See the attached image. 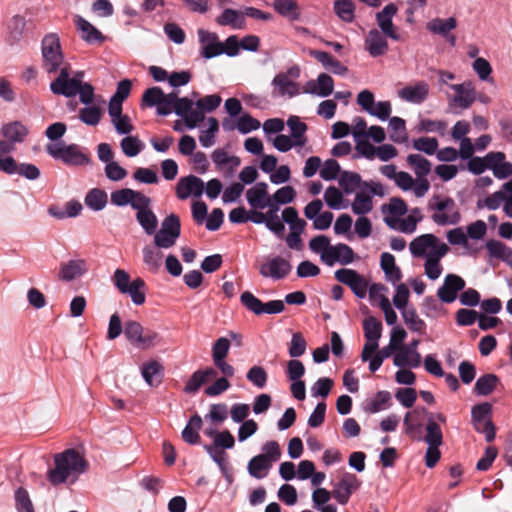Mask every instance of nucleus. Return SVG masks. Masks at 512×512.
I'll use <instances>...</instances> for the list:
<instances>
[{
	"instance_id": "obj_1",
	"label": "nucleus",
	"mask_w": 512,
	"mask_h": 512,
	"mask_svg": "<svg viewBox=\"0 0 512 512\" xmlns=\"http://www.w3.org/2000/svg\"><path fill=\"white\" fill-rule=\"evenodd\" d=\"M54 467L48 469L47 480L53 486L66 483L70 479L76 481L80 474L84 473L87 462L84 457L75 449H66L53 456Z\"/></svg>"
},
{
	"instance_id": "obj_2",
	"label": "nucleus",
	"mask_w": 512,
	"mask_h": 512,
	"mask_svg": "<svg viewBox=\"0 0 512 512\" xmlns=\"http://www.w3.org/2000/svg\"><path fill=\"white\" fill-rule=\"evenodd\" d=\"M111 281L120 293L129 295L135 305L140 306L145 303L146 283L142 278L137 277L131 280L127 271L118 268L114 271Z\"/></svg>"
},
{
	"instance_id": "obj_3",
	"label": "nucleus",
	"mask_w": 512,
	"mask_h": 512,
	"mask_svg": "<svg viewBox=\"0 0 512 512\" xmlns=\"http://www.w3.org/2000/svg\"><path fill=\"white\" fill-rule=\"evenodd\" d=\"M124 336L132 346L141 350L151 349L162 341V337L157 331L145 328L135 320L125 322Z\"/></svg>"
},
{
	"instance_id": "obj_4",
	"label": "nucleus",
	"mask_w": 512,
	"mask_h": 512,
	"mask_svg": "<svg viewBox=\"0 0 512 512\" xmlns=\"http://www.w3.org/2000/svg\"><path fill=\"white\" fill-rule=\"evenodd\" d=\"M42 67L48 73H56L65 64V57L62 51L60 38L56 33H49L44 36L41 42Z\"/></svg>"
},
{
	"instance_id": "obj_5",
	"label": "nucleus",
	"mask_w": 512,
	"mask_h": 512,
	"mask_svg": "<svg viewBox=\"0 0 512 512\" xmlns=\"http://www.w3.org/2000/svg\"><path fill=\"white\" fill-rule=\"evenodd\" d=\"M46 150L50 156L60 159L67 165L81 166L90 163V158L81 151L77 144L53 143L48 144Z\"/></svg>"
},
{
	"instance_id": "obj_6",
	"label": "nucleus",
	"mask_w": 512,
	"mask_h": 512,
	"mask_svg": "<svg viewBox=\"0 0 512 512\" xmlns=\"http://www.w3.org/2000/svg\"><path fill=\"white\" fill-rule=\"evenodd\" d=\"M406 160L417 176L414 194L416 197H423L430 189V182L426 177L431 172V162L420 154H409Z\"/></svg>"
},
{
	"instance_id": "obj_7",
	"label": "nucleus",
	"mask_w": 512,
	"mask_h": 512,
	"mask_svg": "<svg viewBox=\"0 0 512 512\" xmlns=\"http://www.w3.org/2000/svg\"><path fill=\"white\" fill-rule=\"evenodd\" d=\"M492 405L488 402L480 403L472 407L471 418L475 430L485 435L487 442L495 439V426L490 420Z\"/></svg>"
},
{
	"instance_id": "obj_8",
	"label": "nucleus",
	"mask_w": 512,
	"mask_h": 512,
	"mask_svg": "<svg viewBox=\"0 0 512 512\" xmlns=\"http://www.w3.org/2000/svg\"><path fill=\"white\" fill-rule=\"evenodd\" d=\"M240 302L248 311L255 315L279 314L285 310L282 300H271L263 303L250 291H245L241 294Z\"/></svg>"
},
{
	"instance_id": "obj_9",
	"label": "nucleus",
	"mask_w": 512,
	"mask_h": 512,
	"mask_svg": "<svg viewBox=\"0 0 512 512\" xmlns=\"http://www.w3.org/2000/svg\"><path fill=\"white\" fill-rule=\"evenodd\" d=\"M334 277L338 282L348 286L357 298L363 299L366 297L369 282L356 270L341 268L335 271Z\"/></svg>"
},
{
	"instance_id": "obj_10",
	"label": "nucleus",
	"mask_w": 512,
	"mask_h": 512,
	"mask_svg": "<svg viewBox=\"0 0 512 512\" xmlns=\"http://www.w3.org/2000/svg\"><path fill=\"white\" fill-rule=\"evenodd\" d=\"M56 79L50 83V90L55 95L74 97L77 95L79 78L70 77V65L65 64Z\"/></svg>"
},
{
	"instance_id": "obj_11",
	"label": "nucleus",
	"mask_w": 512,
	"mask_h": 512,
	"mask_svg": "<svg viewBox=\"0 0 512 512\" xmlns=\"http://www.w3.org/2000/svg\"><path fill=\"white\" fill-rule=\"evenodd\" d=\"M443 244L445 243L441 242L435 235L423 234L410 242L409 249L413 257L428 258V255H432Z\"/></svg>"
},
{
	"instance_id": "obj_12",
	"label": "nucleus",
	"mask_w": 512,
	"mask_h": 512,
	"mask_svg": "<svg viewBox=\"0 0 512 512\" xmlns=\"http://www.w3.org/2000/svg\"><path fill=\"white\" fill-rule=\"evenodd\" d=\"M455 206V202L452 198L446 197L438 200L435 203L430 202L429 207L437 212L432 215V220L438 225L457 224L460 221V214L458 211L452 213L444 212L450 210Z\"/></svg>"
},
{
	"instance_id": "obj_13",
	"label": "nucleus",
	"mask_w": 512,
	"mask_h": 512,
	"mask_svg": "<svg viewBox=\"0 0 512 512\" xmlns=\"http://www.w3.org/2000/svg\"><path fill=\"white\" fill-rule=\"evenodd\" d=\"M356 258L357 255L349 245L338 243L332 245L322 256V262L327 266H333L335 263L346 266L353 263Z\"/></svg>"
},
{
	"instance_id": "obj_14",
	"label": "nucleus",
	"mask_w": 512,
	"mask_h": 512,
	"mask_svg": "<svg viewBox=\"0 0 512 512\" xmlns=\"http://www.w3.org/2000/svg\"><path fill=\"white\" fill-rule=\"evenodd\" d=\"M292 270L290 262L280 256H275L263 263L259 267V273L264 278L273 280L283 279L288 276Z\"/></svg>"
},
{
	"instance_id": "obj_15",
	"label": "nucleus",
	"mask_w": 512,
	"mask_h": 512,
	"mask_svg": "<svg viewBox=\"0 0 512 512\" xmlns=\"http://www.w3.org/2000/svg\"><path fill=\"white\" fill-rule=\"evenodd\" d=\"M358 487L359 481L356 475L345 473L339 481L333 484L332 496L339 504L345 505Z\"/></svg>"
},
{
	"instance_id": "obj_16",
	"label": "nucleus",
	"mask_w": 512,
	"mask_h": 512,
	"mask_svg": "<svg viewBox=\"0 0 512 512\" xmlns=\"http://www.w3.org/2000/svg\"><path fill=\"white\" fill-rule=\"evenodd\" d=\"M465 281L456 274H447L442 286L437 290V296L443 303H452L457 299L458 293L465 288Z\"/></svg>"
},
{
	"instance_id": "obj_17",
	"label": "nucleus",
	"mask_w": 512,
	"mask_h": 512,
	"mask_svg": "<svg viewBox=\"0 0 512 512\" xmlns=\"http://www.w3.org/2000/svg\"><path fill=\"white\" fill-rule=\"evenodd\" d=\"M447 417L443 413L429 414L425 426L423 441L427 445H442L443 433L440 424H446Z\"/></svg>"
},
{
	"instance_id": "obj_18",
	"label": "nucleus",
	"mask_w": 512,
	"mask_h": 512,
	"mask_svg": "<svg viewBox=\"0 0 512 512\" xmlns=\"http://www.w3.org/2000/svg\"><path fill=\"white\" fill-rule=\"evenodd\" d=\"M145 198V194L131 188L118 189L110 194L111 204L117 207L130 205L134 210L142 206V200Z\"/></svg>"
},
{
	"instance_id": "obj_19",
	"label": "nucleus",
	"mask_w": 512,
	"mask_h": 512,
	"mask_svg": "<svg viewBox=\"0 0 512 512\" xmlns=\"http://www.w3.org/2000/svg\"><path fill=\"white\" fill-rule=\"evenodd\" d=\"M151 202L150 197L146 196V198L142 200V206L135 209L136 220L147 235L155 234L158 227V218L150 208Z\"/></svg>"
},
{
	"instance_id": "obj_20",
	"label": "nucleus",
	"mask_w": 512,
	"mask_h": 512,
	"mask_svg": "<svg viewBox=\"0 0 512 512\" xmlns=\"http://www.w3.org/2000/svg\"><path fill=\"white\" fill-rule=\"evenodd\" d=\"M204 182L194 176L181 177L176 185V195L179 199L185 200L190 196L200 197L204 192Z\"/></svg>"
},
{
	"instance_id": "obj_21",
	"label": "nucleus",
	"mask_w": 512,
	"mask_h": 512,
	"mask_svg": "<svg viewBox=\"0 0 512 512\" xmlns=\"http://www.w3.org/2000/svg\"><path fill=\"white\" fill-rule=\"evenodd\" d=\"M397 11V6L393 3H390L376 14V21L381 30L380 32H383V34L395 41L400 39V36L392 22V18L397 13Z\"/></svg>"
},
{
	"instance_id": "obj_22",
	"label": "nucleus",
	"mask_w": 512,
	"mask_h": 512,
	"mask_svg": "<svg viewBox=\"0 0 512 512\" xmlns=\"http://www.w3.org/2000/svg\"><path fill=\"white\" fill-rule=\"evenodd\" d=\"M199 43L201 45V56L205 59H211L213 57L223 54V50L220 49V41L218 35L214 32H209L204 29L198 30Z\"/></svg>"
},
{
	"instance_id": "obj_23",
	"label": "nucleus",
	"mask_w": 512,
	"mask_h": 512,
	"mask_svg": "<svg viewBox=\"0 0 512 512\" xmlns=\"http://www.w3.org/2000/svg\"><path fill=\"white\" fill-rule=\"evenodd\" d=\"M386 38L383 32L375 28L371 29L365 38V50L374 58L385 55L389 49Z\"/></svg>"
},
{
	"instance_id": "obj_24",
	"label": "nucleus",
	"mask_w": 512,
	"mask_h": 512,
	"mask_svg": "<svg viewBox=\"0 0 512 512\" xmlns=\"http://www.w3.org/2000/svg\"><path fill=\"white\" fill-rule=\"evenodd\" d=\"M211 158L217 170L222 172L225 177H232L236 168L241 164L239 157L228 155L224 149L214 150Z\"/></svg>"
},
{
	"instance_id": "obj_25",
	"label": "nucleus",
	"mask_w": 512,
	"mask_h": 512,
	"mask_svg": "<svg viewBox=\"0 0 512 512\" xmlns=\"http://www.w3.org/2000/svg\"><path fill=\"white\" fill-rule=\"evenodd\" d=\"M248 204L253 209L263 210L271 204V196L268 194V185L265 182H258L246 192Z\"/></svg>"
},
{
	"instance_id": "obj_26",
	"label": "nucleus",
	"mask_w": 512,
	"mask_h": 512,
	"mask_svg": "<svg viewBox=\"0 0 512 512\" xmlns=\"http://www.w3.org/2000/svg\"><path fill=\"white\" fill-rule=\"evenodd\" d=\"M429 85L425 81H418L415 85H407L398 91V96L403 101L421 104L429 95Z\"/></svg>"
},
{
	"instance_id": "obj_27",
	"label": "nucleus",
	"mask_w": 512,
	"mask_h": 512,
	"mask_svg": "<svg viewBox=\"0 0 512 512\" xmlns=\"http://www.w3.org/2000/svg\"><path fill=\"white\" fill-rule=\"evenodd\" d=\"M88 270L87 261L85 259H71L61 263L59 270V278L69 282L84 275Z\"/></svg>"
},
{
	"instance_id": "obj_28",
	"label": "nucleus",
	"mask_w": 512,
	"mask_h": 512,
	"mask_svg": "<svg viewBox=\"0 0 512 512\" xmlns=\"http://www.w3.org/2000/svg\"><path fill=\"white\" fill-rule=\"evenodd\" d=\"M273 96L293 97L299 94V85L285 73H278L272 80Z\"/></svg>"
},
{
	"instance_id": "obj_29",
	"label": "nucleus",
	"mask_w": 512,
	"mask_h": 512,
	"mask_svg": "<svg viewBox=\"0 0 512 512\" xmlns=\"http://www.w3.org/2000/svg\"><path fill=\"white\" fill-rule=\"evenodd\" d=\"M74 24L85 42L94 44L102 43L105 40L104 35L83 17L76 15L74 17Z\"/></svg>"
},
{
	"instance_id": "obj_30",
	"label": "nucleus",
	"mask_w": 512,
	"mask_h": 512,
	"mask_svg": "<svg viewBox=\"0 0 512 512\" xmlns=\"http://www.w3.org/2000/svg\"><path fill=\"white\" fill-rule=\"evenodd\" d=\"M393 364L397 367L417 368L421 364L420 353L409 346H402L393 356Z\"/></svg>"
},
{
	"instance_id": "obj_31",
	"label": "nucleus",
	"mask_w": 512,
	"mask_h": 512,
	"mask_svg": "<svg viewBox=\"0 0 512 512\" xmlns=\"http://www.w3.org/2000/svg\"><path fill=\"white\" fill-rule=\"evenodd\" d=\"M448 250V246L443 244L437 251L432 255H428V258H426L424 270L429 279L436 280L442 274L443 268L440 264V260L447 254Z\"/></svg>"
},
{
	"instance_id": "obj_32",
	"label": "nucleus",
	"mask_w": 512,
	"mask_h": 512,
	"mask_svg": "<svg viewBox=\"0 0 512 512\" xmlns=\"http://www.w3.org/2000/svg\"><path fill=\"white\" fill-rule=\"evenodd\" d=\"M333 88L334 81L332 77L328 74L321 73L317 78V82H307L304 92L317 94L321 97H327L333 92Z\"/></svg>"
},
{
	"instance_id": "obj_33",
	"label": "nucleus",
	"mask_w": 512,
	"mask_h": 512,
	"mask_svg": "<svg viewBox=\"0 0 512 512\" xmlns=\"http://www.w3.org/2000/svg\"><path fill=\"white\" fill-rule=\"evenodd\" d=\"M310 55L320 62L326 70L337 74L345 75L348 68L344 66L339 60L334 58L331 54L320 50H311Z\"/></svg>"
},
{
	"instance_id": "obj_34",
	"label": "nucleus",
	"mask_w": 512,
	"mask_h": 512,
	"mask_svg": "<svg viewBox=\"0 0 512 512\" xmlns=\"http://www.w3.org/2000/svg\"><path fill=\"white\" fill-rule=\"evenodd\" d=\"M217 376V371L212 367H207L204 370L195 371L189 380L186 382L184 391L186 393H195L200 387L206 383L208 380L215 378Z\"/></svg>"
},
{
	"instance_id": "obj_35",
	"label": "nucleus",
	"mask_w": 512,
	"mask_h": 512,
	"mask_svg": "<svg viewBox=\"0 0 512 512\" xmlns=\"http://www.w3.org/2000/svg\"><path fill=\"white\" fill-rule=\"evenodd\" d=\"M203 425L202 418L195 414L193 415L182 431V439L184 442L190 445H196L200 442V434Z\"/></svg>"
},
{
	"instance_id": "obj_36",
	"label": "nucleus",
	"mask_w": 512,
	"mask_h": 512,
	"mask_svg": "<svg viewBox=\"0 0 512 512\" xmlns=\"http://www.w3.org/2000/svg\"><path fill=\"white\" fill-rule=\"evenodd\" d=\"M216 22L221 26H231L235 29H241L245 23L244 10L238 11L227 8L216 18Z\"/></svg>"
},
{
	"instance_id": "obj_37",
	"label": "nucleus",
	"mask_w": 512,
	"mask_h": 512,
	"mask_svg": "<svg viewBox=\"0 0 512 512\" xmlns=\"http://www.w3.org/2000/svg\"><path fill=\"white\" fill-rule=\"evenodd\" d=\"M271 467L272 463L265 459L264 456H260L258 454L250 459L247 465V470L251 477L255 479H263L268 475Z\"/></svg>"
},
{
	"instance_id": "obj_38",
	"label": "nucleus",
	"mask_w": 512,
	"mask_h": 512,
	"mask_svg": "<svg viewBox=\"0 0 512 512\" xmlns=\"http://www.w3.org/2000/svg\"><path fill=\"white\" fill-rule=\"evenodd\" d=\"M287 125L290 129L291 138L295 146H304L307 142L305 136L307 125L302 122L298 116H290L287 120Z\"/></svg>"
},
{
	"instance_id": "obj_39",
	"label": "nucleus",
	"mask_w": 512,
	"mask_h": 512,
	"mask_svg": "<svg viewBox=\"0 0 512 512\" xmlns=\"http://www.w3.org/2000/svg\"><path fill=\"white\" fill-rule=\"evenodd\" d=\"M1 132L4 138L13 141L15 144L23 142L28 135V129L19 121L3 125Z\"/></svg>"
},
{
	"instance_id": "obj_40",
	"label": "nucleus",
	"mask_w": 512,
	"mask_h": 512,
	"mask_svg": "<svg viewBox=\"0 0 512 512\" xmlns=\"http://www.w3.org/2000/svg\"><path fill=\"white\" fill-rule=\"evenodd\" d=\"M426 27L431 33L444 37L457 27V20L454 17L434 18L427 23Z\"/></svg>"
},
{
	"instance_id": "obj_41",
	"label": "nucleus",
	"mask_w": 512,
	"mask_h": 512,
	"mask_svg": "<svg viewBox=\"0 0 512 512\" xmlns=\"http://www.w3.org/2000/svg\"><path fill=\"white\" fill-rule=\"evenodd\" d=\"M266 213V227L273 232L276 236L282 237L284 234L285 226L278 216L279 207L273 203L267 206Z\"/></svg>"
},
{
	"instance_id": "obj_42",
	"label": "nucleus",
	"mask_w": 512,
	"mask_h": 512,
	"mask_svg": "<svg viewBox=\"0 0 512 512\" xmlns=\"http://www.w3.org/2000/svg\"><path fill=\"white\" fill-rule=\"evenodd\" d=\"M273 7L277 13L291 21L298 20L300 17L298 5L295 0H274Z\"/></svg>"
},
{
	"instance_id": "obj_43",
	"label": "nucleus",
	"mask_w": 512,
	"mask_h": 512,
	"mask_svg": "<svg viewBox=\"0 0 512 512\" xmlns=\"http://www.w3.org/2000/svg\"><path fill=\"white\" fill-rule=\"evenodd\" d=\"M389 137L395 143H403L408 139L404 119L394 116L389 119Z\"/></svg>"
},
{
	"instance_id": "obj_44",
	"label": "nucleus",
	"mask_w": 512,
	"mask_h": 512,
	"mask_svg": "<svg viewBox=\"0 0 512 512\" xmlns=\"http://www.w3.org/2000/svg\"><path fill=\"white\" fill-rule=\"evenodd\" d=\"M499 383V378L492 373L479 377L475 383L474 391L477 395H490Z\"/></svg>"
},
{
	"instance_id": "obj_45",
	"label": "nucleus",
	"mask_w": 512,
	"mask_h": 512,
	"mask_svg": "<svg viewBox=\"0 0 512 512\" xmlns=\"http://www.w3.org/2000/svg\"><path fill=\"white\" fill-rule=\"evenodd\" d=\"M333 10L344 22L351 23L355 19V4L352 0H335Z\"/></svg>"
},
{
	"instance_id": "obj_46",
	"label": "nucleus",
	"mask_w": 512,
	"mask_h": 512,
	"mask_svg": "<svg viewBox=\"0 0 512 512\" xmlns=\"http://www.w3.org/2000/svg\"><path fill=\"white\" fill-rule=\"evenodd\" d=\"M425 415L426 418L428 417L430 412L424 407L422 408H416L412 411H409L405 414L403 423L405 426V432L407 434L413 433L415 430H417L421 426V415Z\"/></svg>"
},
{
	"instance_id": "obj_47",
	"label": "nucleus",
	"mask_w": 512,
	"mask_h": 512,
	"mask_svg": "<svg viewBox=\"0 0 512 512\" xmlns=\"http://www.w3.org/2000/svg\"><path fill=\"white\" fill-rule=\"evenodd\" d=\"M160 249L147 245L142 250L143 261L150 271H157L161 267L163 253Z\"/></svg>"
},
{
	"instance_id": "obj_48",
	"label": "nucleus",
	"mask_w": 512,
	"mask_h": 512,
	"mask_svg": "<svg viewBox=\"0 0 512 512\" xmlns=\"http://www.w3.org/2000/svg\"><path fill=\"white\" fill-rule=\"evenodd\" d=\"M402 317L407 327L414 332L424 333L426 329L425 322L418 316L415 308L408 307L402 311Z\"/></svg>"
},
{
	"instance_id": "obj_49",
	"label": "nucleus",
	"mask_w": 512,
	"mask_h": 512,
	"mask_svg": "<svg viewBox=\"0 0 512 512\" xmlns=\"http://www.w3.org/2000/svg\"><path fill=\"white\" fill-rule=\"evenodd\" d=\"M107 199L108 195L104 190L93 188L87 193L85 197V204L94 211H100L106 206Z\"/></svg>"
},
{
	"instance_id": "obj_50",
	"label": "nucleus",
	"mask_w": 512,
	"mask_h": 512,
	"mask_svg": "<svg viewBox=\"0 0 512 512\" xmlns=\"http://www.w3.org/2000/svg\"><path fill=\"white\" fill-rule=\"evenodd\" d=\"M208 129L201 130L199 142L204 148H209L215 144L216 134L219 131V122L215 117L208 118Z\"/></svg>"
},
{
	"instance_id": "obj_51",
	"label": "nucleus",
	"mask_w": 512,
	"mask_h": 512,
	"mask_svg": "<svg viewBox=\"0 0 512 512\" xmlns=\"http://www.w3.org/2000/svg\"><path fill=\"white\" fill-rule=\"evenodd\" d=\"M361 176L356 172L343 171L340 174L339 184L346 194L353 193L361 187Z\"/></svg>"
},
{
	"instance_id": "obj_52",
	"label": "nucleus",
	"mask_w": 512,
	"mask_h": 512,
	"mask_svg": "<svg viewBox=\"0 0 512 512\" xmlns=\"http://www.w3.org/2000/svg\"><path fill=\"white\" fill-rule=\"evenodd\" d=\"M163 371V366L156 360H150L143 363L141 367V374L145 382L149 386L155 385V377H159Z\"/></svg>"
},
{
	"instance_id": "obj_53",
	"label": "nucleus",
	"mask_w": 512,
	"mask_h": 512,
	"mask_svg": "<svg viewBox=\"0 0 512 512\" xmlns=\"http://www.w3.org/2000/svg\"><path fill=\"white\" fill-rule=\"evenodd\" d=\"M352 212L356 215H365L372 211L373 202L371 196L364 193H357L351 204Z\"/></svg>"
},
{
	"instance_id": "obj_54",
	"label": "nucleus",
	"mask_w": 512,
	"mask_h": 512,
	"mask_svg": "<svg viewBox=\"0 0 512 512\" xmlns=\"http://www.w3.org/2000/svg\"><path fill=\"white\" fill-rule=\"evenodd\" d=\"M363 330L366 340L379 341L382 333V323L373 316L365 318Z\"/></svg>"
},
{
	"instance_id": "obj_55",
	"label": "nucleus",
	"mask_w": 512,
	"mask_h": 512,
	"mask_svg": "<svg viewBox=\"0 0 512 512\" xmlns=\"http://www.w3.org/2000/svg\"><path fill=\"white\" fill-rule=\"evenodd\" d=\"M102 117V110L100 107L95 105H88L80 109L79 118L80 120L89 126H96L99 124Z\"/></svg>"
},
{
	"instance_id": "obj_56",
	"label": "nucleus",
	"mask_w": 512,
	"mask_h": 512,
	"mask_svg": "<svg viewBox=\"0 0 512 512\" xmlns=\"http://www.w3.org/2000/svg\"><path fill=\"white\" fill-rule=\"evenodd\" d=\"M391 400V394L388 391H379L373 399L367 403L366 410L370 413H376L387 408Z\"/></svg>"
},
{
	"instance_id": "obj_57",
	"label": "nucleus",
	"mask_w": 512,
	"mask_h": 512,
	"mask_svg": "<svg viewBox=\"0 0 512 512\" xmlns=\"http://www.w3.org/2000/svg\"><path fill=\"white\" fill-rule=\"evenodd\" d=\"M15 506L18 512H35L29 493L23 487L15 491Z\"/></svg>"
},
{
	"instance_id": "obj_58",
	"label": "nucleus",
	"mask_w": 512,
	"mask_h": 512,
	"mask_svg": "<svg viewBox=\"0 0 512 512\" xmlns=\"http://www.w3.org/2000/svg\"><path fill=\"white\" fill-rule=\"evenodd\" d=\"M120 146L127 157L137 156L143 148L141 140L135 136H127L123 138L120 142Z\"/></svg>"
},
{
	"instance_id": "obj_59",
	"label": "nucleus",
	"mask_w": 512,
	"mask_h": 512,
	"mask_svg": "<svg viewBox=\"0 0 512 512\" xmlns=\"http://www.w3.org/2000/svg\"><path fill=\"white\" fill-rule=\"evenodd\" d=\"M296 197V191L292 186H284L279 188L272 196L271 203L277 205H284L291 203Z\"/></svg>"
},
{
	"instance_id": "obj_60",
	"label": "nucleus",
	"mask_w": 512,
	"mask_h": 512,
	"mask_svg": "<svg viewBox=\"0 0 512 512\" xmlns=\"http://www.w3.org/2000/svg\"><path fill=\"white\" fill-rule=\"evenodd\" d=\"M412 145L418 151L433 155L438 149V140L434 137H420L414 139Z\"/></svg>"
},
{
	"instance_id": "obj_61",
	"label": "nucleus",
	"mask_w": 512,
	"mask_h": 512,
	"mask_svg": "<svg viewBox=\"0 0 512 512\" xmlns=\"http://www.w3.org/2000/svg\"><path fill=\"white\" fill-rule=\"evenodd\" d=\"M161 228L164 232H167V234L178 239L181 234V222L179 216L173 213L168 215L163 219Z\"/></svg>"
},
{
	"instance_id": "obj_62",
	"label": "nucleus",
	"mask_w": 512,
	"mask_h": 512,
	"mask_svg": "<svg viewBox=\"0 0 512 512\" xmlns=\"http://www.w3.org/2000/svg\"><path fill=\"white\" fill-rule=\"evenodd\" d=\"M246 377L257 388H263L268 380V374L261 366L251 367L248 370Z\"/></svg>"
},
{
	"instance_id": "obj_63",
	"label": "nucleus",
	"mask_w": 512,
	"mask_h": 512,
	"mask_svg": "<svg viewBox=\"0 0 512 512\" xmlns=\"http://www.w3.org/2000/svg\"><path fill=\"white\" fill-rule=\"evenodd\" d=\"M307 343L305 338L300 332H295L292 335L289 345V355L292 358L302 356L306 351Z\"/></svg>"
},
{
	"instance_id": "obj_64",
	"label": "nucleus",
	"mask_w": 512,
	"mask_h": 512,
	"mask_svg": "<svg viewBox=\"0 0 512 512\" xmlns=\"http://www.w3.org/2000/svg\"><path fill=\"white\" fill-rule=\"evenodd\" d=\"M324 200L328 207L338 210L342 208L343 194L338 188L330 186L324 193Z\"/></svg>"
}]
</instances>
